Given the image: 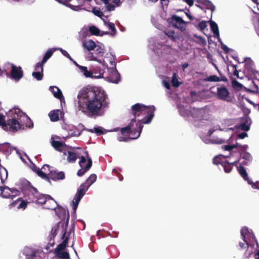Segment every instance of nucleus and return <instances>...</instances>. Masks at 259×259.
Masks as SVG:
<instances>
[{
  "label": "nucleus",
  "instance_id": "obj_44",
  "mask_svg": "<svg viewBox=\"0 0 259 259\" xmlns=\"http://www.w3.org/2000/svg\"><path fill=\"white\" fill-rule=\"evenodd\" d=\"M89 131L91 133H95L98 135H101L104 134L103 129L101 127H95L94 129H91Z\"/></svg>",
  "mask_w": 259,
  "mask_h": 259
},
{
  "label": "nucleus",
  "instance_id": "obj_61",
  "mask_svg": "<svg viewBox=\"0 0 259 259\" xmlns=\"http://www.w3.org/2000/svg\"><path fill=\"white\" fill-rule=\"evenodd\" d=\"M221 49L225 52V53H228L229 51V48L225 45H221Z\"/></svg>",
  "mask_w": 259,
  "mask_h": 259
},
{
  "label": "nucleus",
  "instance_id": "obj_22",
  "mask_svg": "<svg viewBox=\"0 0 259 259\" xmlns=\"http://www.w3.org/2000/svg\"><path fill=\"white\" fill-rule=\"evenodd\" d=\"M82 46L89 51L94 50L96 48V43L92 39L84 41Z\"/></svg>",
  "mask_w": 259,
  "mask_h": 259
},
{
  "label": "nucleus",
  "instance_id": "obj_48",
  "mask_svg": "<svg viewBox=\"0 0 259 259\" xmlns=\"http://www.w3.org/2000/svg\"><path fill=\"white\" fill-rule=\"evenodd\" d=\"M28 203V202L27 201L22 200L21 203L17 206V208L25 209L26 208Z\"/></svg>",
  "mask_w": 259,
  "mask_h": 259
},
{
  "label": "nucleus",
  "instance_id": "obj_45",
  "mask_svg": "<svg viewBox=\"0 0 259 259\" xmlns=\"http://www.w3.org/2000/svg\"><path fill=\"white\" fill-rule=\"evenodd\" d=\"M105 24L111 30L112 32H113V34L112 35L114 36L116 33V29L114 24L110 22H105Z\"/></svg>",
  "mask_w": 259,
  "mask_h": 259
},
{
  "label": "nucleus",
  "instance_id": "obj_2",
  "mask_svg": "<svg viewBox=\"0 0 259 259\" xmlns=\"http://www.w3.org/2000/svg\"><path fill=\"white\" fill-rule=\"evenodd\" d=\"M156 109L154 106H147L140 103H136L131 107V113L134 115V118L136 120L137 117L141 115L144 117L138 119V122L141 125L148 124L151 122L154 116Z\"/></svg>",
  "mask_w": 259,
  "mask_h": 259
},
{
  "label": "nucleus",
  "instance_id": "obj_28",
  "mask_svg": "<svg viewBox=\"0 0 259 259\" xmlns=\"http://www.w3.org/2000/svg\"><path fill=\"white\" fill-rule=\"evenodd\" d=\"M54 50L52 49H50L48 50L45 53L42 60L41 62H38V63L42 65H44V64L47 62L48 60L50 59L51 56L53 55Z\"/></svg>",
  "mask_w": 259,
  "mask_h": 259
},
{
  "label": "nucleus",
  "instance_id": "obj_41",
  "mask_svg": "<svg viewBox=\"0 0 259 259\" xmlns=\"http://www.w3.org/2000/svg\"><path fill=\"white\" fill-rule=\"evenodd\" d=\"M120 81V76L119 73L117 70L113 73L112 76V81L113 83H117Z\"/></svg>",
  "mask_w": 259,
  "mask_h": 259
},
{
  "label": "nucleus",
  "instance_id": "obj_42",
  "mask_svg": "<svg viewBox=\"0 0 259 259\" xmlns=\"http://www.w3.org/2000/svg\"><path fill=\"white\" fill-rule=\"evenodd\" d=\"M172 85L175 88H178L180 84V82L179 81L177 78V74L176 73L172 74V79H171Z\"/></svg>",
  "mask_w": 259,
  "mask_h": 259
},
{
  "label": "nucleus",
  "instance_id": "obj_1",
  "mask_svg": "<svg viewBox=\"0 0 259 259\" xmlns=\"http://www.w3.org/2000/svg\"><path fill=\"white\" fill-rule=\"evenodd\" d=\"M80 110L90 116H100L108 107V97L104 91L95 87L83 88L77 95Z\"/></svg>",
  "mask_w": 259,
  "mask_h": 259
},
{
  "label": "nucleus",
  "instance_id": "obj_18",
  "mask_svg": "<svg viewBox=\"0 0 259 259\" xmlns=\"http://www.w3.org/2000/svg\"><path fill=\"white\" fill-rule=\"evenodd\" d=\"M26 193L28 194V199L30 202H34L36 198L39 196L40 193L36 188L32 187L30 191Z\"/></svg>",
  "mask_w": 259,
  "mask_h": 259
},
{
  "label": "nucleus",
  "instance_id": "obj_51",
  "mask_svg": "<svg viewBox=\"0 0 259 259\" xmlns=\"http://www.w3.org/2000/svg\"><path fill=\"white\" fill-rule=\"evenodd\" d=\"M232 84L234 87V88L240 89L242 87V84L239 83L238 81L236 80H234L232 81Z\"/></svg>",
  "mask_w": 259,
  "mask_h": 259
},
{
  "label": "nucleus",
  "instance_id": "obj_31",
  "mask_svg": "<svg viewBox=\"0 0 259 259\" xmlns=\"http://www.w3.org/2000/svg\"><path fill=\"white\" fill-rule=\"evenodd\" d=\"M226 80H227V79L225 77L220 78L219 77L215 75H210L209 76L207 77L205 79V80L206 81H210V82H218V81H225Z\"/></svg>",
  "mask_w": 259,
  "mask_h": 259
},
{
  "label": "nucleus",
  "instance_id": "obj_43",
  "mask_svg": "<svg viewBox=\"0 0 259 259\" xmlns=\"http://www.w3.org/2000/svg\"><path fill=\"white\" fill-rule=\"evenodd\" d=\"M7 190L9 191L11 193L10 195L11 196V198H13L14 197L19 196L20 194V192L19 190H18L16 188H10L8 187Z\"/></svg>",
  "mask_w": 259,
  "mask_h": 259
},
{
  "label": "nucleus",
  "instance_id": "obj_59",
  "mask_svg": "<svg viewBox=\"0 0 259 259\" xmlns=\"http://www.w3.org/2000/svg\"><path fill=\"white\" fill-rule=\"evenodd\" d=\"M233 147L232 145H228L223 146L222 148L226 151H231L233 149Z\"/></svg>",
  "mask_w": 259,
  "mask_h": 259
},
{
  "label": "nucleus",
  "instance_id": "obj_8",
  "mask_svg": "<svg viewBox=\"0 0 259 259\" xmlns=\"http://www.w3.org/2000/svg\"><path fill=\"white\" fill-rule=\"evenodd\" d=\"M24 251L26 259H41V255H44V252L41 250L26 248Z\"/></svg>",
  "mask_w": 259,
  "mask_h": 259
},
{
  "label": "nucleus",
  "instance_id": "obj_3",
  "mask_svg": "<svg viewBox=\"0 0 259 259\" xmlns=\"http://www.w3.org/2000/svg\"><path fill=\"white\" fill-rule=\"evenodd\" d=\"M136 121V120L135 119H132L130 124L122 128H115L113 131L117 132L120 130L123 136L131 134L132 135L131 139H137L140 136L143 125H141L140 123H136V127H134Z\"/></svg>",
  "mask_w": 259,
  "mask_h": 259
},
{
  "label": "nucleus",
  "instance_id": "obj_35",
  "mask_svg": "<svg viewBox=\"0 0 259 259\" xmlns=\"http://www.w3.org/2000/svg\"><path fill=\"white\" fill-rule=\"evenodd\" d=\"M210 26L211 31L214 35H219V31L217 24L214 21H210Z\"/></svg>",
  "mask_w": 259,
  "mask_h": 259
},
{
  "label": "nucleus",
  "instance_id": "obj_62",
  "mask_svg": "<svg viewBox=\"0 0 259 259\" xmlns=\"http://www.w3.org/2000/svg\"><path fill=\"white\" fill-rule=\"evenodd\" d=\"M89 58L90 60L95 61L97 60V58L94 55L93 53H89Z\"/></svg>",
  "mask_w": 259,
  "mask_h": 259
},
{
  "label": "nucleus",
  "instance_id": "obj_30",
  "mask_svg": "<svg viewBox=\"0 0 259 259\" xmlns=\"http://www.w3.org/2000/svg\"><path fill=\"white\" fill-rule=\"evenodd\" d=\"M235 162H236L230 163L227 160L224 161L223 163H222V166L224 168V171L227 173L231 172L233 168V165Z\"/></svg>",
  "mask_w": 259,
  "mask_h": 259
},
{
  "label": "nucleus",
  "instance_id": "obj_26",
  "mask_svg": "<svg viewBox=\"0 0 259 259\" xmlns=\"http://www.w3.org/2000/svg\"><path fill=\"white\" fill-rule=\"evenodd\" d=\"M68 238L67 237L63 241V242L57 245L56 248L55 249L54 253H58L59 252L63 250L66 247L67 244L68 243Z\"/></svg>",
  "mask_w": 259,
  "mask_h": 259
},
{
  "label": "nucleus",
  "instance_id": "obj_50",
  "mask_svg": "<svg viewBox=\"0 0 259 259\" xmlns=\"http://www.w3.org/2000/svg\"><path fill=\"white\" fill-rule=\"evenodd\" d=\"M0 125L3 127L7 126V122L5 121V117L1 114H0Z\"/></svg>",
  "mask_w": 259,
  "mask_h": 259
},
{
  "label": "nucleus",
  "instance_id": "obj_25",
  "mask_svg": "<svg viewBox=\"0 0 259 259\" xmlns=\"http://www.w3.org/2000/svg\"><path fill=\"white\" fill-rule=\"evenodd\" d=\"M197 2L198 3L205 6L207 9L211 10L212 12L215 10V6L209 0H198Z\"/></svg>",
  "mask_w": 259,
  "mask_h": 259
},
{
  "label": "nucleus",
  "instance_id": "obj_11",
  "mask_svg": "<svg viewBox=\"0 0 259 259\" xmlns=\"http://www.w3.org/2000/svg\"><path fill=\"white\" fill-rule=\"evenodd\" d=\"M230 93L225 85L217 88V97L218 99L224 101H229Z\"/></svg>",
  "mask_w": 259,
  "mask_h": 259
},
{
  "label": "nucleus",
  "instance_id": "obj_54",
  "mask_svg": "<svg viewBox=\"0 0 259 259\" xmlns=\"http://www.w3.org/2000/svg\"><path fill=\"white\" fill-rule=\"evenodd\" d=\"M95 52L96 54L98 55L101 54L102 55H103V54H104L103 49L100 46H98L96 48Z\"/></svg>",
  "mask_w": 259,
  "mask_h": 259
},
{
  "label": "nucleus",
  "instance_id": "obj_13",
  "mask_svg": "<svg viewBox=\"0 0 259 259\" xmlns=\"http://www.w3.org/2000/svg\"><path fill=\"white\" fill-rule=\"evenodd\" d=\"M170 22L172 26L176 28L180 29L181 30L184 28V25L185 23L181 17L177 15H174L172 16Z\"/></svg>",
  "mask_w": 259,
  "mask_h": 259
},
{
  "label": "nucleus",
  "instance_id": "obj_12",
  "mask_svg": "<svg viewBox=\"0 0 259 259\" xmlns=\"http://www.w3.org/2000/svg\"><path fill=\"white\" fill-rule=\"evenodd\" d=\"M35 70L36 71L33 72L32 75L37 80H41L44 77V65H42L38 63H36L35 67Z\"/></svg>",
  "mask_w": 259,
  "mask_h": 259
},
{
  "label": "nucleus",
  "instance_id": "obj_58",
  "mask_svg": "<svg viewBox=\"0 0 259 259\" xmlns=\"http://www.w3.org/2000/svg\"><path fill=\"white\" fill-rule=\"evenodd\" d=\"M10 194H11L10 192H9L8 191H7L6 190H5L4 191V193H3V194H2V195L4 198H11V196Z\"/></svg>",
  "mask_w": 259,
  "mask_h": 259
},
{
  "label": "nucleus",
  "instance_id": "obj_63",
  "mask_svg": "<svg viewBox=\"0 0 259 259\" xmlns=\"http://www.w3.org/2000/svg\"><path fill=\"white\" fill-rule=\"evenodd\" d=\"M184 2H186L190 7H191L194 4L193 0H183Z\"/></svg>",
  "mask_w": 259,
  "mask_h": 259
},
{
  "label": "nucleus",
  "instance_id": "obj_29",
  "mask_svg": "<svg viewBox=\"0 0 259 259\" xmlns=\"http://www.w3.org/2000/svg\"><path fill=\"white\" fill-rule=\"evenodd\" d=\"M8 172L7 170L5 167L1 166L0 167V179L2 184L5 183L8 178Z\"/></svg>",
  "mask_w": 259,
  "mask_h": 259
},
{
  "label": "nucleus",
  "instance_id": "obj_33",
  "mask_svg": "<svg viewBox=\"0 0 259 259\" xmlns=\"http://www.w3.org/2000/svg\"><path fill=\"white\" fill-rule=\"evenodd\" d=\"M240 157L241 159H244L250 162H251L252 159V157L251 154L245 150L242 151L240 154Z\"/></svg>",
  "mask_w": 259,
  "mask_h": 259
},
{
  "label": "nucleus",
  "instance_id": "obj_15",
  "mask_svg": "<svg viewBox=\"0 0 259 259\" xmlns=\"http://www.w3.org/2000/svg\"><path fill=\"white\" fill-rule=\"evenodd\" d=\"M49 174V179L53 181H58L65 179V174L63 171H58L57 170H51Z\"/></svg>",
  "mask_w": 259,
  "mask_h": 259
},
{
  "label": "nucleus",
  "instance_id": "obj_36",
  "mask_svg": "<svg viewBox=\"0 0 259 259\" xmlns=\"http://www.w3.org/2000/svg\"><path fill=\"white\" fill-rule=\"evenodd\" d=\"M97 179V176L95 174H92L90 176V177L87 179L85 182L84 184H87V185H89V187L93 184Z\"/></svg>",
  "mask_w": 259,
  "mask_h": 259
},
{
  "label": "nucleus",
  "instance_id": "obj_53",
  "mask_svg": "<svg viewBox=\"0 0 259 259\" xmlns=\"http://www.w3.org/2000/svg\"><path fill=\"white\" fill-rule=\"evenodd\" d=\"M198 26H199L200 29L201 31H202L206 28L207 24L205 21H201L199 23Z\"/></svg>",
  "mask_w": 259,
  "mask_h": 259
},
{
  "label": "nucleus",
  "instance_id": "obj_7",
  "mask_svg": "<svg viewBox=\"0 0 259 259\" xmlns=\"http://www.w3.org/2000/svg\"><path fill=\"white\" fill-rule=\"evenodd\" d=\"M181 114L183 116H191L197 120H204L205 119L206 110L204 108H193L191 111H187L186 114L183 113L181 111Z\"/></svg>",
  "mask_w": 259,
  "mask_h": 259
},
{
  "label": "nucleus",
  "instance_id": "obj_16",
  "mask_svg": "<svg viewBox=\"0 0 259 259\" xmlns=\"http://www.w3.org/2000/svg\"><path fill=\"white\" fill-rule=\"evenodd\" d=\"M20 188L24 193H26L33 187L31 183L26 180H22L19 182Z\"/></svg>",
  "mask_w": 259,
  "mask_h": 259
},
{
  "label": "nucleus",
  "instance_id": "obj_64",
  "mask_svg": "<svg viewBox=\"0 0 259 259\" xmlns=\"http://www.w3.org/2000/svg\"><path fill=\"white\" fill-rule=\"evenodd\" d=\"M7 189H8V186H4V187L0 186V195H2L3 194V193H4V191L5 190H7Z\"/></svg>",
  "mask_w": 259,
  "mask_h": 259
},
{
  "label": "nucleus",
  "instance_id": "obj_9",
  "mask_svg": "<svg viewBox=\"0 0 259 259\" xmlns=\"http://www.w3.org/2000/svg\"><path fill=\"white\" fill-rule=\"evenodd\" d=\"M51 145L56 150L62 152L64 156L66 155L67 149L73 148V147L67 145L64 142L55 140H53L51 142Z\"/></svg>",
  "mask_w": 259,
  "mask_h": 259
},
{
  "label": "nucleus",
  "instance_id": "obj_24",
  "mask_svg": "<svg viewBox=\"0 0 259 259\" xmlns=\"http://www.w3.org/2000/svg\"><path fill=\"white\" fill-rule=\"evenodd\" d=\"M73 149H67L66 154H68L67 160L69 162H74L77 159V155L75 152L71 151L70 150Z\"/></svg>",
  "mask_w": 259,
  "mask_h": 259
},
{
  "label": "nucleus",
  "instance_id": "obj_17",
  "mask_svg": "<svg viewBox=\"0 0 259 259\" xmlns=\"http://www.w3.org/2000/svg\"><path fill=\"white\" fill-rule=\"evenodd\" d=\"M92 160L91 157L88 158V163L85 166L80 167L77 172V175L79 177H81L85 174L92 167Z\"/></svg>",
  "mask_w": 259,
  "mask_h": 259
},
{
  "label": "nucleus",
  "instance_id": "obj_47",
  "mask_svg": "<svg viewBox=\"0 0 259 259\" xmlns=\"http://www.w3.org/2000/svg\"><path fill=\"white\" fill-rule=\"evenodd\" d=\"M36 172L38 176L40 177L41 178L49 180V175L48 176L45 172L42 171L41 169H38Z\"/></svg>",
  "mask_w": 259,
  "mask_h": 259
},
{
  "label": "nucleus",
  "instance_id": "obj_56",
  "mask_svg": "<svg viewBox=\"0 0 259 259\" xmlns=\"http://www.w3.org/2000/svg\"><path fill=\"white\" fill-rule=\"evenodd\" d=\"M60 50L61 52L62 53V54L64 56L66 57L67 58L69 59L70 60H72V59L71 58V56H70V55L68 53V52L66 51L63 50L62 49H60Z\"/></svg>",
  "mask_w": 259,
  "mask_h": 259
},
{
  "label": "nucleus",
  "instance_id": "obj_37",
  "mask_svg": "<svg viewBox=\"0 0 259 259\" xmlns=\"http://www.w3.org/2000/svg\"><path fill=\"white\" fill-rule=\"evenodd\" d=\"M59 228V225L58 224L55 225L52 227L51 231V240L52 239H54L55 237L57 235Z\"/></svg>",
  "mask_w": 259,
  "mask_h": 259
},
{
  "label": "nucleus",
  "instance_id": "obj_14",
  "mask_svg": "<svg viewBox=\"0 0 259 259\" xmlns=\"http://www.w3.org/2000/svg\"><path fill=\"white\" fill-rule=\"evenodd\" d=\"M251 120L250 118L245 116L241 118V123L238 125L237 127L244 131H248L250 130Z\"/></svg>",
  "mask_w": 259,
  "mask_h": 259
},
{
  "label": "nucleus",
  "instance_id": "obj_20",
  "mask_svg": "<svg viewBox=\"0 0 259 259\" xmlns=\"http://www.w3.org/2000/svg\"><path fill=\"white\" fill-rule=\"evenodd\" d=\"M75 65L79 69L80 72L83 73V74L86 77H90V78H95V77L93 76V72L91 71H88L87 67L81 66L78 64L76 62H74Z\"/></svg>",
  "mask_w": 259,
  "mask_h": 259
},
{
  "label": "nucleus",
  "instance_id": "obj_23",
  "mask_svg": "<svg viewBox=\"0 0 259 259\" xmlns=\"http://www.w3.org/2000/svg\"><path fill=\"white\" fill-rule=\"evenodd\" d=\"M61 113L60 110H54L51 111L49 114V117L52 121H57L59 120V114Z\"/></svg>",
  "mask_w": 259,
  "mask_h": 259
},
{
  "label": "nucleus",
  "instance_id": "obj_10",
  "mask_svg": "<svg viewBox=\"0 0 259 259\" xmlns=\"http://www.w3.org/2000/svg\"><path fill=\"white\" fill-rule=\"evenodd\" d=\"M48 199L44 204V208L50 210H56L57 207H58V210H65V208L60 206L51 196H48Z\"/></svg>",
  "mask_w": 259,
  "mask_h": 259
},
{
  "label": "nucleus",
  "instance_id": "obj_57",
  "mask_svg": "<svg viewBox=\"0 0 259 259\" xmlns=\"http://www.w3.org/2000/svg\"><path fill=\"white\" fill-rule=\"evenodd\" d=\"M86 161H87V159L84 156H81L80 159L79 161V166L80 167L84 166L83 164L85 163Z\"/></svg>",
  "mask_w": 259,
  "mask_h": 259
},
{
  "label": "nucleus",
  "instance_id": "obj_38",
  "mask_svg": "<svg viewBox=\"0 0 259 259\" xmlns=\"http://www.w3.org/2000/svg\"><path fill=\"white\" fill-rule=\"evenodd\" d=\"M241 235L242 237L243 241L246 243V245L248 246V242L246 240L245 236L249 233L248 229L247 227H243L241 230Z\"/></svg>",
  "mask_w": 259,
  "mask_h": 259
},
{
  "label": "nucleus",
  "instance_id": "obj_19",
  "mask_svg": "<svg viewBox=\"0 0 259 259\" xmlns=\"http://www.w3.org/2000/svg\"><path fill=\"white\" fill-rule=\"evenodd\" d=\"M50 90L52 92L54 96L56 98L59 99L61 101H62L63 100H64L61 91L57 87L51 86L50 87Z\"/></svg>",
  "mask_w": 259,
  "mask_h": 259
},
{
  "label": "nucleus",
  "instance_id": "obj_6",
  "mask_svg": "<svg viewBox=\"0 0 259 259\" xmlns=\"http://www.w3.org/2000/svg\"><path fill=\"white\" fill-rule=\"evenodd\" d=\"M89 188V185H87V184L83 183L80 186L74 199L71 202L73 210H76L80 200L85 194V192L88 190Z\"/></svg>",
  "mask_w": 259,
  "mask_h": 259
},
{
  "label": "nucleus",
  "instance_id": "obj_32",
  "mask_svg": "<svg viewBox=\"0 0 259 259\" xmlns=\"http://www.w3.org/2000/svg\"><path fill=\"white\" fill-rule=\"evenodd\" d=\"M48 196L40 194L39 196L36 198L34 202L38 204H45L48 199Z\"/></svg>",
  "mask_w": 259,
  "mask_h": 259
},
{
  "label": "nucleus",
  "instance_id": "obj_21",
  "mask_svg": "<svg viewBox=\"0 0 259 259\" xmlns=\"http://www.w3.org/2000/svg\"><path fill=\"white\" fill-rule=\"evenodd\" d=\"M238 170L239 174L241 176V177L245 181H247L248 183L249 184H251L252 183V182H251V180L248 178V174L246 171V169L243 166H242V165H240L239 166H238Z\"/></svg>",
  "mask_w": 259,
  "mask_h": 259
},
{
  "label": "nucleus",
  "instance_id": "obj_49",
  "mask_svg": "<svg viewBox=\"0 0 259 259\" xmlns=\"http://www.w3.org/2000/svg\"><path fill=\"white\" fill-rule=\"evenodd\" d=\"M117 140L119 142H128L131 140H133L131 139V137H125L124 136H118L117 138Z\"/></svg>",
  "mask_w": 259,
  "mask_h": 259
},
{
  "label": "nucleus",
  "instance_id": "obj_5",
  "mask_svg": "<svg viewBox=\"0 0 259 259\" xmlns=\"http://www.w3.org/2000/svg\"><path fill=\"white\" fill-rule=\"evenodd\" d=\"M18 113L15 112L12 119H9L7 121V126H9L10 130L12 132H16L19 129L21 128V125L20 122L22 121L21 118H20V113L22 112L20 111L19 110Z\"/></svg>",
  "mask_w": 259,
  "mask_h": 259
},
{
  "label": "nucleus",
  "instance_id": "obj_40",
  "mask_svg": "<svg viewBox=\"0 0 259 259\" xmlns=\"http://www.w3.org/2000/svg\"><path fill=\"white\" fill-rule=\"evenodd\" d=\"M71 0H65L63 2V5L68 6V7L70 8L71 9L74 11H78L79 10V7L80 6L82 5V3L80 2L79 3V5L78 6H74L68 3L69 1H70Z\"/></svg>",
  "mask_w": 259,
  "mask_h": 259
},
{
  "label": "nucleus",
  "instance_id": "obj_46",
  "mask_svg": "<svg viewBox=\"0 0 259 259\" xmlns=\"http://www.w3.org/2000/svg\"><path fill=\"white\" fill-rule=\"evenodd\" d=\"M221 156L222 155L215 156L213 158V163L215 165H218L219 164H221L222 165V163H223L224 161H222Z\"/></svg>",
  "mask_w": 259,
  "mask_h": 259
},
{
  "label": "nucleus",
  "instance_id": "obj_4",
  "mask_svg": "<svg viewBox=\"0 0 259 259\" xmlns=\"http://www.w3.org/2000/svg\"><path fill=\"white\" fill-rule=\"evenodd\" d=\"M11 68L10 72V75L12 79L16 80H20L23 76V71L21 67H17L14 64L10 63H7L5 65V72L6 74L8 76L9 73L7 72V69Z\"/></svg>",
  "mask_w": 259,
  "mask_h": 259
},
{
  "label": "nucleus",
  "instance_id": "obj_55",
  "mask_svg": "<svg viewBox=\"0 0 259 259\" xmlns=\"http://www.w3.org/2000/svg\"><path fill=\"white\" fill-rule=\"evenodd\" d=\"M106 10L108 11L111 12V11H113L115 10V6L114 5L111 4H109V3H108V4H106Z\"/></svg>",
  "mask_w": 259,
  "mask_h": 259
},
{
  "label": "nucleus",
  "instance_id": "obj_39",
  "mask_svg": "<svg viewBox=\"0 0 259 259\" xmlns=\"http://www.w3.org/2000/svg\"><path fill=\"white\" fill-rule=\"evenodd\" d=\"M89 30L92 35L96 36H99L101 32L100 29L95 26H90Z\"/></svg>",
  "mask_w": 259,
  "mask_h": 259
},
{
  "label": "nucleus",
  "instance_id": "obj_34",
  "mask_svg": "<svg viewBox=\"0 0 259 259\" xmlns=\"http://www.w3.org/2000/svg\"><path fill=\"white\" fill-rule=\"evenodd\" d=\"M57 257L61 259H69L70 255L68 252H59L58 253H54Z\"/></svg>",
  "mask_w": 259,
  "mask_h": 259
},
{
  "label": "nucleus",
  "instance_id": "obj_52",
  "mask_svg": "<svg viewBox=\"0 0 259 259\" xmlns=\"http://www.w3.org/2000/svg\"><path fill=\"white\" fill-rule=\"evenodd\" d=\"M93 12L94 14L97 16L101 17L103 16V13L99 9H97L96 8H94L93 9Z\"/></svg>",
  "mask_w": 259,
  "mask_h": 259
},
{
  "label": "nucleus",
  "instance_id": "obj_27",
  "mask_svg": "<svg viewBox=\"0 0 259 259\" xmlns=\"http://www.w3.org/2000/svg\"><path fill=\"white\" fill-rule=\"evenodd\" d=\"M20 118H22L23 120H26V126L29 128H32L33 126L32 121L24 113H20Z\"/></svg>",
  "mask_w": 259,
  "mask_h": 259
},
{
  "label": "nucleus",
  "instance_id": "obj_60",
  "mask_svg": "<svg viewBox=\"0 0 259 259\" xmlns=\"http://www.w3.org/2000/svg\"><path fill=\"white\" fill-rule=\"evenodd\" d=\"M248 135L245 132L241 133L237 135V138L240 139H243L245 137H247Z\"/></svg>",
  "mask_w": 259,
  "mask_h": 259
}]
</instances>
